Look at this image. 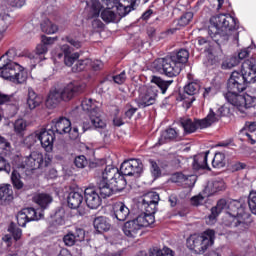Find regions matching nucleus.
Wrapping results in <instances>:
<instances>
[{
  "instance_id": "1",
  "label": "nucleus",
  "mask_w": 256,
  "mask_h": 256,
  "mask_svg": "<svg viewBox=\"0 0 256 256\" xmlns=\"http://www.w3.org/2000/svg\"><path fill=\"white\" fill-rule=\"evenodd\" d=\"M239 25L237 19L230 14H218L210 18V25L208 26V35L222 47L226 43H229L230 37H233L234 41H239Z\"/></svg>"
},
{
  "instance_id": "2",
  "label": "nucleus",
  "mask_w": 256,
  "mask_h": 256,
  "mask_svg": "<svg viewBox=\"0 0 256 256\" xmlns=\"http://www.w3.org/2000/svg\"><path fill=\"white\" fill-rule=\"evenodd\" d=\"M248 83H256V60L250 58L242 63L241 71H233L227 82L228 91L243 93Z\"/></svg>"
},
{
  "instance_id": "3",
  "label": "nucleus",
  "mask_w": 256,
  "mask_h": 256,
  "mask_svg": "<svg viewBox=\"0 0 256 256\" xmlns=\"http://www.w3.org/2000/svg\"><path fill=\"white\" fill-rule=\"evenodd\" d=\"M15 55V49L12 48L0 57V77L21 85L27 81L28 74L21 65L13 62Z\"/></svg>"
},
{
  "instance_id": "4",
  "label": "nucleus",
  "mask_w": 256,
  "mask_h": 256,
  "mask_svg": "<svg viewBox=\"0 0 256 256\" xmlns=\"http://www.w3.org/2000/svg\"><path fill=\"white\" fill-rule=\"evenodd\" d=\"M83 91H85V85L73 82L61 88H55L48 94L46 99V107L48 109H55V107H57L61 101H65L67 103L72 99H75L77 95H81Z\"/></svg>"
},
{
  "instance_id": "5",
  "label": "nucleus",
  "mask_w": 256,
  "mask_h": 256,
  "mask_svg": "<svg viewBox=\"0 0 256 256\" xmlns=\"http://www.w3.org/2000/svg\"><path fill=\"white\" fill-rule=\"evenodd\" d=\"M227 213L232 217L230 226L236 227L238 231L249 229V225L253 223L251 214L245 212L243 204L239 200H228Z\"/></svg>"
},
{
  "instance_id": "6",
  "label": "nucleus",
  "mask_w": 256,
  "mask_h": 256,
  "mask_svg": "<svg viewBox=\"0 0 256 256\" xmlns=\"http://www.w3.org/2000/svg\"><path fill=\"white\" fill-rule=\"evenodd\" d=\"M213 243H215V230H206L202 235H190L186 241L187 247L200 255L213 246Z\"/></svg>"
},
{
  "instance_id": "7",
  "label": "nucleus",
  "mask_w": 256,
  "mask_h": 256,
  "mask_svg": "<svg viewBox=\"0 0 256 256\" xmlns=\"http://www.w3.org/2000/svg\"><path fill=\"white\" fill-rule=\"evenodd\" d=\"M152 67L157 73H160V75H165L170 78L177 77V75L181 73V65H179V63H177L171 56L154 60Z\"/></svg>"
},
{
  "instance_id": "8",
  "label": "nucleus",
  "mask_w": 256,
  "mask_h": 256,
  "mask_svg": "<svg viewBox=\"0 0 256 256\" xmlns=\"http://www.w3.org/2000/svg\"><path fill=\"white\" fill-rule=\"evenodd\" d=\"M82 110L88 114L92 125L96 129H104L106 127L105 121L101 119V114L99 113V107H97V102L91 98H85L81 103Z\"/></svg>"
},
{
  "instance_id": "9",
  "label": "nucleus",
  "mask_w": 256,
  "mask_h": 256,
  "mask_svg": "<svg viewBox=\"0 0 256 256\" xmlns=\"http://www.w3.org/2000/svg\"><path fill=\"white\" fill-rule=\"evenodd\" d=\"M143 173V163L139 159L126 160L121 164L120 175L124 177H139Z\"/></svg>"
},
{
  "instance_id": "10",
  "label": "nucleus",
  "mask_w": 256,
  "mask_h": 256,
  "mask_svg": "<svg viewBox=\"0 0 256 256\" xmlns=\"http://www.w3.org/2000/svg\"><path fill=\"white\" fill-rule=\"evenodd\" d=\"M201 85L197 82H190L184 86V93L180 94V101H183V107L185 109H191L193 102L196 100L195 95L199 93Z\"/></svg>"
},
{
  "instance_id": "11",
  "label": "nucleus",
  "mask_w": 256,
  "mask_h": 256,
  "mask_svg": "<svg viewBox=\"0 0 256 256\" xmlns=\"http://www.w3.org/2000/svg\"><path fill=\"white\" fill-rule=\"evenodd\" d=\"M159 94V90L157 86H150L145 89L139 96L138 107L140 109H145V107H151V105H155L157 101V95Z\"/></svg>"
},
{
  "instance_id": "12",
  "label": "nucleus",
  "mask_w": 256,
  "mask_h": 256,
  "mask_svg": "<svg viewBox=\"0 0 256 256\" xmlns=\"http://www.w3.org/2000/svg\"><path fill=\"white\" fill-rule=\"evenodd\" d=\"M24 163L25 165H23V168L30 169L31 171L47 167V163L43 158V153L39 151H32L29 156L25 157Z\"/></svg>"
},
{
  "instance_id": "13",
  "label": "nucleus",
  "mask_w": 256,
  "mask_h": 256,
  "mask_svg": "<svg viewBox=\"0 0 256 256\" xmlns=\"http://www.w3.org/2000/svg\"><path fill=\"white\" fill-rule=\"evenodd\" d=\"M39 132V141L41 146L47 153L53 151V143H55V132L49 126L46 128H41Z\"/></svg>"
},
{
  "instance_id": "14",
  "label": "nucleus",
  "mask_w": 256,
  "mask_h": 256,
  "mask_svg": "<svg viewBox=\"0 0 256 256\" xmlns=\"http://www.w3.org/2000/svg\"><path fill=\"white\" fill-rule=\"evenodd\" d=\"M159 199V194L157 192H148L144 195L142 206L146 213H156Z\"/></svg>"
},
{
  "instance_id": "15",
  "label": "nucleus",
  "mask_w": 256,
  "mask_h": 256,
  "mask_svg": "<svg viewBox=\"0 0 256 256\" xmlns=\"http://www.w3.org/2000/svg\"><path fill=\"white\" fill-rule=\"evenodd\" d=\"M226 111L227 108L225 106H220L216 112H214L213 109H210L207 117L202 119V121L200 122L201 127H211L213 123H217V121H220L221 117H225Z\"/></svg>"
},
{
  "instance_id": "16",
  "label": "nucleus",
  "mask_w": 256,
  "mask_h": 256,
  "mask_svg": "<svg viewBox=\"0 0 256 256\" xmlns=\"http://www.w3.org/2000/svg\"><path fill=\"white\" fill-rule=\"evenodd\" d=\"M85 202L89 209H97L101 206V196L95 188H86L84 191Z\"/></svg>"
},
{
  "instance_id": "17",
  "label": "nucleus",
  "mask_w": 256,
  "mask_h": 256,
  "mask_svg": "<svg viewBox=\"0 0 256 256\" xmlns=\"http://www.w3.org/2000/svg\"><path fill=\"white\" fill-rule=\"evenodd\" d=\"M15 199L11 184H0V207H7Z\"/></svg>"
},
{
  "instance_id": "18",
  "label": "nucleus",
  "mask_w": 256,
  "mask_h": 256,
  "mask_svg": "<svg viewBox=\"0 0 256 256\" xmlns=\"http://www.w3.org/2000/svg\"><path fill=\"white\" fill-rule=\"evenodd\" d=\"M52 123L53 126L49 128L54 131V134L58 133V135H65V133L71 131V121L65 117L53 120Z\"/></svg>"
},
{
  "instance_id": "19",
  "label": "nucleus",
  "mask_w": 256,
  "mask_h": 256,
  "mask_svg": "<svg viewBox=\"0 0 256 256\" xmlns=\"http://www.w3.org/2000/svg\"><path fill=\"white\" fill-rule=\"evenodd\" d=\"M229 205V200L220 199L216 206L212 207L211 214L208 216L207 223L208 225H213L215 221H217V217H219V214L223 211H227Z\"/></svg>"
},
{
  "instance_id": "20",
  "label": "nucleus",
  "mask_w": 256,
  "mask_h": 256,
  "mask_svg": "<svg viewBox=\"0 0 256 256\" xmlns=\"http://www.w3.org/2000/svg\"><path fill=\"white\" fill-rule=\"evenodd\" d=\"M170 141H181V136H179V132L174 128H168L161 133L158 142L156 143V147L161 145H165V143H170Z\"/></svg>"
},
{
  "instance_id": "21",
  "label": "nucleus",
  "mask_w": 256,
  "mask_h": 256,
  "mask_svg": "<svg viewBox=\"0 0 256 256\" xmlns=\"http://www.w3.org/2000/svg\"><path fill=\"white\" fill-rule=\"evenodd\" d=\"M114 216L118 221H127L131 211L123 202H116L113 205Z\"/></svg>"
},
{
  "instance_id": "22",
  "label": "nucleus",
  "mask_w": 256,
  "mask_h": 256,
  "mask_svg": "<svg viewBox=\"0 0 256 256\" xmlns=\"http://www.w3.org/2000/svg\"><path fill=\"white\" fill-rule=\"evenodd\" d=\"M122 231L126 237H137L139 234V231H141V227L139 226V223L136 219L127 221L123 227Z\"/></svg>"
},
{
  "instance_id": "23",
  "label": "nucleus",
  "mask_w": 256,
  "mask_h": 256,
  "mask_svg": "<svg viewBox=\"0 0 256 256\" xmlns=\"http://www.w3.org/2000/svg\"><path fill=\"white\" fill-rule=\"evenodd\" d=\"M207 157H209V151L194 156V162L192 164L193 169H195V171H199V169L211 171V168H209L207 164Z\"/></svg>"
},
{
  "instance_id": "24",
  "label": "nucleus",
  "mask_w": 256,
  "mask_h": 256,
  "mask_svg": "<svg viewBox=\"0 0 256 256\" xmlns=\"http://www.w3.org/2000/svg\"><path fill=\"white\" fill-rule=\"evenodd\" d=\"M98 189L100 191V197L103 199H107V197H111V195L117 193L111 182H105V180L98 182Z\"/></svg>"
},
{
  "instance_id": "25",
  "label": "nucleus",
  "mask_w": 256,
  "mask_h": 256,
  "mask_svg": "<svg viewBox=\"0 0 256 256\" xmlns=\"http://www.w3.org/2000/svg\"><path fill=\"white\" fill-rule=\"evenodd\" d=\"M68 207L70 209H79L83 203V194L81 192H70L67 197Z\"/></svg>"
},
{
  "instance_id": "26",
  "label": "nucleus",
  "mask_w": 256,
  "mask_h": 256,
  "mask_svg": "<svg viewBox=\"0 0 256 256\" xmlns=\"http://www.w3.org/2000/svg\"><path fill=\"white\" fill-rule=\"evenodd\" d=\"M94 229L98 233H105L111 229V224L109 223V220L105 216H100L94 219L93 222Z\"/></svg>"
},
{
  "instance_id": "27",
  "label": "nucleus",
  "mask_w": 256,
  "mask_h": 256,
  "mask_svg": "<svg viewBox=\"0 0 256 256\" xmlns=\"http://www.w3.org/2000/svg\"><path fill=\"white\" fill-rule=\"evenodd\" d=\"M121 172L119 168L115 166H106L102 172V178L100 181H105L106 183H111Z\"/></svg>"
},
{
  "instance_id": "28",
  "label": "nucleus",
  "mask_w": 256,
  "mask_h": 256,
  "mask_svg": "<svg viewBox=\"0 0 256 256\" xmlns=\"http://www.w3.org/2000/svg\"><path fill=\"white\" fill-rule=\"evenodd\" d=\"M201 121H203V119L196 120L195 122H193L191 119H186L181 122V125L185 133H195L197 129H207V127L201 126Z\"/></svg>"
},
{
  "instance_id": "29",
  "label": "nucleus",
  "mask_w": 256,
  "mask_h": 256,
  "mask_svg": "<svg viewBox=\"0 0 256 256\" xmlns=\"http://www.w3.org/2000/svg\"><path fill=\"white\" fill-rule=\"evenodd\" d=\"M55 41H57V38L47 37L43 35L41 43L36 46V54L45 55V53L49 51L47 45H53Z\"/></svg>"
},
{
  "instance_id": "30",
  "label": "nucleus",
  "mask_w": 256,
  "mask_h": 256,
  "mask_svg": "<svg viewBox=\"0 0 256 256\" xmlns=\"http://www.w3.org/2000/svg\"><path fill=\"white\" fill-rule=\"evenodd\" d=\"M136 222L138 223L140 229L142 227H149L155 223V213L146 212L141 214L136 218Z\"/></svg>"
},
{
  "instance_id": "31",
  "label": "nucleus",
  "mask_w": 256,
  "mask_h": 256,
  "mask_svg": "<svg viewBox=\"0 0 256 256\" xmlns=\"http://www.w3.org/2000/svg\"><path fill=\"white\" fill-rule=\"evenodd\" d=\"M151 83H154V85L160 89L162 95H165L167 93V89H169L173 84V80H163L161 77L152 76Z\"/></svg>"
},
{
  "instance_id": "32",
  "label": "nucleus",
  "mask_w": 256,
  "mask_h": 256,
  "mask_svg": "<svg viewBox=\"0 0 256 256\" xmlns=\"http://www.w3.org/2000/svg\"><path fill=\"white\" fill-rule=\"evenodd\" d=\"M34 201L41 209H47L53 203V196L47 193H40L34 197Z\"/></svg>"
},
{
  "instance_id": "33",
  "label": "nucleus",
  "mask_w": 256,
  "mask_h": 256,
  "mask_svg": "<svg viewBox=\"0 0 256 256\" xmlns=\"http://www.w3.org/2000/svg\"><path fill=\"white\" fill-rule=\"evenodd\" d=\"M42 101L43 100L41 99V97H39L37 93H35V91H28L27 105L29 109H36V107H39L41 105Z\"/></svg>"
},
{
  "instance_id": "34",
  "label": "nucleus",
  "mask_w": 256,
  "mask_h": 256,
  "mask_svg": "<svg viewBox=\"0 0 256 256\" xmlns=\"http://www.w3.org/2000/svg\"><path fill=\"white\" fill-rule=\"evenodd\" d=\"M241 92H234L231 90H228L226 94H224V97L226 101L230 103V105H233L234 107H237L240 110L241 107V100L239 97H242V95H239Z\"/></svg>"
},
{
  "instance_id": "35",
  "label": "nucleus",
  "mask_w": 256,
  "mask_h": 256,
  "mask_svg": "<svg viewBox=\"0 0 256 256\" xmlns=\"http://www.w3.org/2000/svg\"><path fill=\"white\" fill-rule=\"evenodd\" d=\"M110 185L113 186L114 191L119 192V191H123V189H125V187H127V180L125 179V176H122L121 172L120 174H118L114 180H112L110 182Z\"/></svg>"
},
{
  "instance_id": "36",
  "label": "nucleus",
  "mask_w": 256,
  "mask_h": 256,
  "mask_svg": "<svg viewBox=\"0 0 256 256\" xmlns=\"http://www.w3.org/2000/svg\"><path fill=\"white\" fill-rule=\"evenodd\" d=\"M180 67L183 63L189 61V51L187 49H180L176 54L170 56Z\"/></svg>"
},
{
  "instance_id": "37",
  "label": "nucleus",
  "mask_w": 256,
  "mask_h": 256,
  "mask_svg": "<svg viewBox=\"0 0 256 256\" xmlns=\"http://www.w3.org/2000/svg\"><path fill=\"white\" fill-rule=\"evenodd\" d=\"M50 222L54 227L65 225V212H63L61 209L57 210L50 216Z\"/></svg>"
},
{
  "instance_id": "38",
  "label": "nucleus",
  "mask_w": 256,
  "mask_h": 256,
  "mask_svg": "<svg viewBox=\"0 0 256 256\" xmlns=\"http://www.w3.org/2000/svg\"><path fill=\"white\" fill-rule=\"evenodd\" d=\"M101 19L105 21V23H115L116 21L121 20V18H117V14L111 10V7H108L101 12Z\"/></svg>"
},
{
  "instance_id": "39",
  "label": "nucleus",
  "mask_w": 256,
  "mask_h": 256,
  "mask_svg": "<svg viewBox=\"0 0 256 256\" xmlns=\"http://www.w3.org/2000/svg\"><path fill=\"white\" fill-rule=\"evenodd\" d=\"M240 99V111H243V109H251V107H255L256 105V98L252 97L250 95H246L242 97H239Z\"/></svg>"
},
{
  "instance_id": "40",
  "label": "nucleus",
  "mask_w": 256,
  "mask_h": 256,
  "mask_svg": "<svg viewBox=\"0 0 256 256\" xmlns=\"http://www.w3.org/2000/svg\"><path fill=\"white\" fill-rule=\"evenodd\" d=\"M91 65V59L86 58L84 60H78L75 65L72 67V70L75 73H79L80 71H85V69H89Z\"/></svg>"
},
{
  "instance_id": "41",
  "label": "nucleus",
  "mask_w": 256,
  "mask_h": 256,
  "mask_svg": "<svg viewBox=\"0 0 256 256\" xmlns=\"http://www.w3.org/2000/svg\"><path fill=\"white\" fill-rule=\"evenodd\" d=\"M41 29L43 33H47L48 35H53V33H57L58 27L53 24L50 20H46L41 24Z\"/></svg>"
},
{
  "instance_id": "42",
  "label": "nucleus",
  "mask_w": 256,
  "mask_h": 256,
  "mask_svg": "<svg viewBox=\"0 0 256 256\" xmlns=\"http://www.w3.org/2000/svg\"><path fill=\"white\" fill-rule=\"evenodd\" d=\"M225 165V154L217 152L212 160V167L221 169Z\"/></svg>"
},
{
  "instance_id": "43",
  "label": "nucleus",
  "mask_w": 256,
  "mask_h": 256,
  "mask_svg": "<svg viewBox=\"0 0 256 256\" xmlns=\"http://www.w3.org/2000/svg\"><path fill=\"white\" fill-rule=\"evenodd\" d=\"M11 25V16L4 15L2 19H0V39H3L4 33L9 29Z\"/></svg>"
},
{
  "instance_id": "44",
  "label": "nucleus",
  "mask_w": 256,
  "mask_h": 256,
  "mask_svg": "<svg viewBox=\"0 0 256 256\" xmlns=\"http://www.w3.org/2000/svg\"><path fill=\"white\" fill-rule=\"evenodd\" d=\"M149 256H173V250L167 248L161 250L159 248H151L149 250Z\"/></svg>"
},
{
  "instance_id": "45",
  "label": "nucleus",
  "mask_w": 256,
  "mask_h": 256,
  "mask_svg": "<svg viewBox=\"0 0 256 256\" xmlns=\"http://www.w3.org/2000/svg\"><path fill=\"white\" fill-rule=\"evenodd\" d=\"M239 65V58L237 56H231L222 62V69H233V67H237Z\"/></svg>"
},
{
  "instance_id": "46",
  "label": "nucleus",
  "mask_w": 256,
  "mask_h": 256,
  "mask_svg": "<svg viewBox=\"0 0 256 256\" xmlns=\"http://www.w3.org/2000/svg\"><path fill=\"white\" fill-rule=\"evenodd\" d=\"M25 129H27V121L24 119H18L14 122V131L16 135H23Z\"/></svg>"
},
{
  "instance_id": "47",
  "label": "nucleus",
  "mask_w": 256,
  "mask_h": 256,
  "mask_svg": "<svg viewBox=\"0 0 256 256\" xmlns=\"http://www.w3.org/2000/svg\"><path fill=\"white\" fill-rule=\"evenodd\" d=\"M11 181L14 189H21L23 187V181H21V174L17 172V170L12 171Z\"/></svg>"
},
{
  "instance_id": "48",
  "label": "nucleus",
  "mask_w": 256,
  "mask_h": 256,
  "mask_svg": "<svg viewBox=\"0 0 256 256\" xmlns=\"http://www.w3.org/2000/svg\"><path fill=\"white\" fill-rule=\"evenodd\" d=\"M8 231L12 234L15 241H19L23 235V231L20 228L15 227V223L13 222L9 225Z\"/></svg>"
},
{
  "instance_id": "49",
  "label": "nucleus",
  "mask_w": 256,
  "mask_h": 256,
  "mask_svg": "<svg viewBox=\"0 0 256 256\" xmlns=\"http://www.w3.org/2000/svg\"><path fill=\"white\" fill-rule=\"evenodd\" d=\"M114 7H116L117 9V14L119 15V19L131 13V9H128L127 6H124L123 2H117L116 4H114Z\"/></svg>"
},
{
  "instance_id": "50",
  "label": "nucleus",
  "mask_w": 256,
  "mask_h": 256,
  "mask_svg": "<svg viewBox=\"0 0 256 256\" xmlns=\"http://www.w3.org/2000/svg\"><path fill=\"white\" fill-rule=\"evenodd\" d=\"M74 164L78 169H85L89 165V161L85 155H80L74 159Z\"/></svg>"
},
{
  "instance_id": "51",
  "label": "nucleus",
  "mask_w": 256,
  "mask_h": 256,
  "mask_svg": "<svg viewBox=\"0 0 256 256\" xmlns=\"http://www.w3.org/2000/svg\"><path fill=\"white\" fill-rule=\"evenodd\" d=\"M67 43H70L72 47H75V49H81L83 47V42L79 40V37L71 34L66 37Z\"/></svg>"
},
{
  "instance_id": "52",
  "label": "nucleus",
  "mask_w": 256,
  "mask_h": 256,
  "mask_svg": "<svg viewBox=\"0 0 256 256\" xmlns=\"http://www.w3.org/2000/svg\"><path fill=\"white\" fill-rule=\"evenodd\" d=\"M248 207L251 213H253V215H256V192L255 191L250 192L248 196Z\"/></svg>"
},
{
  "instance_id": "53",
  "label": "nucleus",
  "mask_w": 256,
  "mask_h": 256,
  "mask_svg": "<svg viewBox=\"0 0 256 256\" xmlns=\"http://www.w3.org/2000/svg\"><path fill=\"white\" fill-rule=\"evenodd\" d=\"M37 141H39V130L36 131L35 133H32V134L28 135V136L25 138L24 143H25L28 147H33V145L36 144Z\"/></svg>"
},
{
  "instance_id": "54",
  "label": "nucleus",
  "mask_w": 256,
  "mask_h": 256,
  "mask_svg": "<svg viewBox=\"0 0 256 256\" xmlns=\"http://www.w3.org/2000/svg\"><path fill=\"white\" fill-rule=\"evenodd\" d=\"M149 163H150V171L154 179L159 178V176L161 175V168L159 167L157 162H155V160L153 159H150Z\"/></svg>"
},
{
  "instance_id": "55",
  "label": "nucleus",
  "mask_w": 256,
  "mask_h": 256,
  "mask_svg": "<svg viewBox=\"0 0 256 256\" xmlns=\"http://www.w3.org/2000/svg\"><path fill=\"white\" fill-rule=\"evenodd\" d=\"M193 19V13L192 12H187L184 15L180 17L178 20V25L180 27H186L188 23H191V20Z\"/></svg>"
},
{
  "instance_id": "56",
  "label": "nucleus",
  "mask_w": 256,
  "mask_h": 256,
  "mask_svg": "<svg viewBox=\"0 0 256 256\" xmlns=\"http://www.w3.org/2000/svg\"><path fill=\"white\" fill-rule=\"evenodd\" d=\"M24 214L26 215V219H28V223L30 221H37L39 218L37 217V211L34 208H24L22 209Z\"/></svg>"
},
{
  "instance_id": "57",
  "label": "nucleus",
  "mask_w": 256,
  "mask_h": 256,
  "mask_svg": "<svg viewBox=\"0 0 256 256\" xmlns=\"http://www.w3.org/2000/svg\"><path fill=\"white\" fill-rule=\"evenodd\" d=\"M16 219L19 227H25L27 223H29V220L27 219V216L23 209L20 212H18Z\"/></svg>"
},
{
  "instance_id": "58",
  "label": "nucleus",
  "mask_w": 256,
  "mask_h": 256,
  "mask_svg": "<svg viewBox=\"0 0 256 256\" xmlns=\"http://www.w3.org/2000/svg\"><path fill=\"white\" fill-rule=\"evenodd\" d=\"M256 133V122H246L245 126L240 130L241 135L244 133Z\"/></svg>"
},
{
  "instance_id": "59",
  "label": "nucleus",
  "mask_w": 256,
  "mask_h": 256,
  "mask_svg": "<svg viewBox=\"0 0 256 256\" xmlns=\"http://www.w3.org/2000/svg\"><path fill=\"white\" fill-rule=\"evenodd\" d=\"M63 241L67 247H73V245H75V243H77V240L75 239V236L73 235V232H69L68 234L64 235Z\"/></svg>"
},
{
  "instance_id": "60",
  "label": "nucleus",
  "mask_w": 256,
  "mask_h": 256,
  "mask_svg": "<svg viewBox=\"0 0 256 256\" xmlns=\"http://www.w3.org/2000/svg\"><path fill=\"white\" fill-rule=\"evenodd\" d=\"M77 59H79V53L68 54L64 56V63L67 67H71Z\"/></svg>"
},
{
  "instance_id": "61",
  "label": "nucleus",
  "mask_w": 256,
  "mask_h": 256,
  "mask_svg": "<svg viewBox=\"0 0 256 256\" xmlns=\"http://www.w3.org/2000/svg\"><path fill=\"white\" fill-rule=\"evenodd\" d=\"M172 180L174 183H185L189 180V176H186L181 172H177L172 176Z\"/></svg>"
},
{
  "instance_id": "62",
  "label": "nucleus",
  "mask_w": 256,
  "mask_h": 256,
  "mask_svg": "<svg viewBox=\"0 0 256 256\" xmlns=\"http://www.w3.org/2000/svg\"><path fill=\"white\" fill-rule=\"evenodd\" d=\"M204 201H205V197H203V195L201 194L193 196L190 199L191 205H194V207H199V205H203Z\"/></svg>"
},
{
  "instance_id": "63",
  "label": "nucleus",
  "mask_w": 256,
  "mask_h": 256,
  "mask_svg": "<svg viewBox=\"0 0 256 256\" xmlns=\"http://www.w3.org/2000/svg\"><path fill=\"white\" fill-rule=\"evenodd\" d=\"M112 79L117 85H123L127 79V75L125 74V71H123L120 74L113 76Z\"/></svg>"
},
{
  "instance_id": "64",
  "label": "nucleus",
  "mask_w": 256,
  "mask_h": 256,
  "mask_svg": "<svg viewBox=\"0 0 256 256\" xmlns=\"http://www.w3.org/2000/svg\"><path fill=\"white\" fill-rule=\"evenodd\" d=\"M0 171L11 173V164L7 163V160L3 157H0Z\"/></svg>"
}]
</instances>
